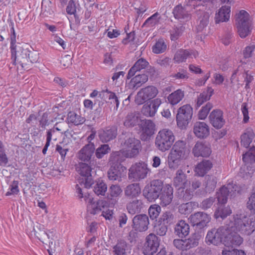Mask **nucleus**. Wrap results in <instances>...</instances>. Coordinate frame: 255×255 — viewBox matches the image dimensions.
Instances as JSON below:
<instances>
[{
  "label": "nucleus",
  "mask_w": 255,
  "mask_h": 255,
  "mask_svg": "<svg viewBox=\"0 0 255 255\" xmlns=\"http://www.w3.org/2000/svg\"><path fill=\"white\" fill-rule=\"evenodd\" d=\"M12 35L10 38L11 59L13 65L19 64L22 69L28 70L31 64L36 63L39 58L37 51L30 50L21 44H16V35L13 27L11 28Z\"/></svg>",
  "instance_id": "f257e3e1"
},
{
  "label": "nucleus",
  "mask_w": 255,
  "mask_h": 255,
  "mask_svg": "<svg viewBox=\"0 0 255 255\" xmlns=\"http://www.w3.org/2000/svg\"><path fill=\"white\" fill-rule=\"evenodd\" d=\"M143 207V203L142 200L135 199L129 202L126 206L128 212L134 215L141 212Z\"/></svg>",
  "instance_id": "4c0bfd02"
},
{
  "label": "nucleus",
  "mask_w": 255,
  "mask_h": 255,
  "mask_svg": "<svg viewBox=\"0 0 255 255\" xmlns=\"http://www.w3.org/2000/svg\"><path fill=\"white\" fill-rule=\"evenodd\" d=\"M228 233V227L221 226L218 229H213L208 231L206 240L207 243L218 245L221 243L224 244L225 238Z\"/></svg>",
  "instance_id": "9d476101"
},
{
  "label": "nucleus",
  "mask_w": 255,
  "mask_h": 255,
  "mask_svg": "<svg viewBox=\"0 0 255 255\" xmlns=\"http://www.w3.org/2000/svg\"><path fill=\"white\" fill-rule=\"evenodd\" d=\"M148 79V77L146 74H138L136 75L130 80L129 83V88L132 90H136L138 88L141 86L142 84L146 82Z\"/></svg>",
  "instance_id": "c9c22d12"
},
{
  "label": "nucleus",
  "mask_w": 255,
  "mask_h": 255,
  "mask_svg": "<svg viewBox=\"0 0 255 255\" xmlns=\"http://www.w3.org/2000/svg\"><path fill=\"white\" fill-rule=\"evenodd\" d=\"M236 191V189L231 184H228L227 186H224L217 192V198L218 202L221 204H225L227 203L228 197L230 194H234Z\"/></svg>",
  "instance_id": "a878e982"
},
{
  "label": "nucleus",
  "mask_w": 255,
  "mask_h": 255,
  "mask_svg": "<svg viewBox=\"0 0 255 255\" xmlns=\"http://www.w3.org/2000/svg\"><path fill=\"white\" fill-rule=\"evenodd\" d=\"M158 94L157 88L153 86H147L141 89L135 98L138 105L143 104L145 101L154 98Z\"/></svg>",
  "instance_id": "dca6fc26"
},
{
  "label": "nucleus",
  "mask_w": 255,
  "mask_h": 255,
  "mask_svg": "<svg viewBox=\"0 0 255 255\" xmlns=\"http://www.w3.org/2000/svg\"><path fill=\"white\" fill-rule=\"evenodd\" d=\"M34 235L43 243H45L47 239L53 240L55 233L53 231L45 230L43 225L37 224L33 227Z\"/></svg>",
  "instance_id": "aec40b11"
},
{
  "label": "nucleus",
  "mask_w": 255,
  "mask_h": 255,
  "mask_svg": "<svg viewBox=\"0 0 255 255\" xmlns=\"http://www.w3.org/2000/svg\"><path fill=\"white\" fill-rule=\"evenodd\" d=\"M189 184L190 182L187 179V175L182 169H178L173 179L174 186L178 189L183 187H187Z\"/></svg>",
  "instance_id": "bb28decb"
},
{
  "label": "nucleus",
  "mask_w": 255,
  "mask_h": 255,
  "mask_svg": "<svg viewBox=\"0 0 255 255\" xmlns=\"http://www.w3.org/2000/svg\"><path fill=\"white\" fill-rule=\"evenodd\" d=\"M93 191L98 196H105L107 191V185L103 180H99L94 186Z\"/></svg>",
  "instance_id": "8fccbe9b"
},
{
  "label": "nucleus",
  "mask_w": 255,
  "mask_h": 255,
  "mask_svg": "<svg viewBox=\"0 0 255 255\" xmlns=\"http://www.w3.org/2000/svg\"><path fill=\"white\" fill-rule=\"evenodd\" d=\"M95 151V145L93 143H88L84 146L79 151L78 158L80 160L83 161H90L91 160Z\"/></svg>",
  "instance_id": "c85d7f7f"
},
{
  "label": "nucleus",
  "mask_w": 255,
  "mask_h": 255,
  "mask_svg": "<svg viewBox=\"0 0 255 255\" xmlns=\"http://www.w3.org/2000/svg\"><path fill=\"white\" fill-rule=\"evenodd\" d=\"M174 140L175 136L173 132L170 129L164 128L158 132L155 144L160 151L164 152L171 148Z\"/></svg>",
  "instance_id": "423d86ee"
},
{
  "label": "nucleus",
  "mask_w": 255,
  "mask_h": 255,
  "mask_svg": "<svg viewBox=\"0 0 255 255\" xmlns=\"http://www.w3.org/2000/svg\"><path fill=\"white\" fill-rule=\"evenodd\" d=\"M161 212V207L156 204L151 205L148 209V215L151 220H153L157 218Z\"/></svg>",
  "instance_id": "0e129e2a"
},
{
  "label": "nucleus",
  "mask_w": 255,
  "mask_h": 255,
  "mask_svg": "<svg viewBox=\"0 0 255 255\" xmlns=\"http://www.w3.org/2000/svg\"><path fill=\"white\" fill-rule=\"evenodd\" d=\"M196 6L195 3H190L189 2L183 5L179 4L173 8L172 13L175 19L180 22L185 23L191 19V13L193 9H196Z\"/></svg>",
  "instance_id": "0eeeda50"
},
{
  "label": "nucleus",
  "mask_w": 255,
  "mask_h": 255,
  "mask_svg": "<svg viewBox=\"0 0 255 255\" xmlns=\"http://www.w3.org/2000/svg\"><path fill=\"white\" fill-rule=\"evenodd\" d=\"M141 120L139 114L135 112H130L127 114L124 121V125L126 128H132L139 125Z\"/></svg>",
  "instance_id": "72a5a7b5"
},
{
  "label": "nucleus",
  "mask_w": 255,
  "mask_h": 255,
  "mask_svg": "<svg viewBox=\"0 0 255 255\" xmlns=\"http://www.w3.org/2000/svg\"><path fill=\"white\" fill-rule=\"evenodd\" d=\"M236 24L240 36L244 38L250 35L252 29V21L250 15L245 10H241L237 14Z\"/></svg>",
  "instance_id": "39448f33"
},
{
  "label": "nucleus",
  "mask_w": 255,
  "mask_h": 255,
  "mask_svg": "<svg viewBox=\"0 0 255 255\" xmlns=\"http://www.w3.org/2000/svg\"><path fill=\"white\" fill-rule=\"evenodd\" d=\"M149 170L147 164L143 162L133 164L129 169L128 178L134 181L140 180L147 176Z\"/></svg>",
  "instance_id": "f8f14e48"
},
{
  "label": "nucleus",
  "mask_w": 255,
  "mask_h": 255,
  "mask_svg": "<svg viewBox=\"0 0 255 255\" xmlns=\"http://www.w3.org/2000/svg\"><path fill=\"white\" fill-rule=\"evenodd\" d=\"M92 169L88 164L83 162H80L76 167L77 171L83 177V179L85 181L84 184L87 188H90L94 183L91 174Z\"/></svg>",
  "instance_id": "2eb2a0df"
},
{
  "label": "nucleus",
  "mask_w": 255,
  "mask_h": 255,
  "mask_svg": "<svg viewBox=\"0 0 255 255\" xmlns=\"http://www.w3.org/2000/svg\"><path fill=\"white\" fill-rule=\"evenodd\" d=\"M184 96V91L180 89L177 90L170 94L167 97L168 101L172 105L177 104Z\"/></svg>",
  "instance_id": "49530a36"
},
{
  "label": "nucleus",
  "mask_w": 255,
  "mask_h": 255,
  "mask_svg": "<svg viewBox=\"0 0 255 255\" xmlns=\"http://www.w3.org/2000/svg\"><path fill=\"white\" fill-rule=\"evenodd\" d=\"M149 221L148 217L144 214L136 215L132 220V229L138 232H143L148 229Z\"/></svg>",
  "instance_id": "f3484780"
},
{
  "label": "nucleus",
  "mask_w": 255,
  "mask_h": 255,
  "mask_svg": "<svg viewBox=\"0 0 255 255\" xmlns=\"http://www.w3.org/2000/svg\"><path fill=\"white\" fill-rule=\"evenodd\" d=\"M193 132L195 135L198 138H206L209 134V128L205 122H197L194 125Z\"/></svg>",
  "instance_id": "c756f323"
},
{
  "label": "nucleus",
  "mask_w": 255,
  "mask_h": 255,
  "mask_svg": "<svg viewBox=\"0 0 255 255\" xmlns=\"http://www.w3.org/2000/svg\"><path fill=\"white\" fill-rule=\"evenodd\" d=\"M192 153L195 157H208L211 153L210 145L206 142L197 141L193 148Z\"/></svg>",
  "instance_id": "412c9836"
},
{
  "label": "nucleus",
  "mask_w": 255,
  "mask_h": 255,
  "mask_svg": "<svg viewBox=\"0 0 255 255\" xmlns=\"http://www.w3.org/2000/svg\"><path fill=\"white\" fill-rule=\"evenodd\" d=\"M255 137V133L252 129H248L241 136V145L248 148Z\"/></svg>",
  "instance_id": "de8ad7c7"
},
{
  "label": "nucleus",
  "mask_w": 255,
  "mask_h": 255,
  "mask_svg": "<svg viewBox=\"0 0 255 255\" xmlns=\"http://www.w3.org/2000/svg\"><path fill=\"white\" fill-rule=\"evenodd\" d=\"M161 103V100L159 98H156L148 102L143 105L141 112L145 117H153L156 113L157 109Z\"/></svg>",
  "instance_id": "a211bd4d"
},
{
  "label": "nucleus",
  "mask_w": 255,
  "mask_h": 255,
  "mask_svg": "<svg viewBox=\"0 0 255 255\" xmlns=\"http://www.w3.org/2000/svg\"><path fill=\"white\" fill-rule=\"evenodd\" d=\"M160 240L154 234L150 233L146 236L145 242L142 248L144 255H153L155 253L159 246Z\"/></svg>",
  "instance_id": "4468645a"
},
{
  "label": "nucleus",
  "mask_w": 255,
  "mask_h": 255,
  "mask_svg": "<svg viewBox=\"0 0 255 255\" xmlns=\"http://www.w3.org/2000/svg\"><path fill=\"white\" fill-rule=\"evenodd\" d=\"M243 241V238L239 234L237 233H229L228 229V233L224 240V244L226 246L232 247L239 246Z\"/></svg>",
  "instance_id": "2f4dec72"
},
{
  "label": "nucleus",
  "mask_w": 255,
  "mask_h": 255,
  "mask_svg": "<svg viewBox=\"0 0 255 255\" xmlns=\"http://www.w3.org/2000/svg\"><path fill=\"white\" fill-rule=\"evenodd\" d=\"M213 164L209 160H203L195 167V172L199 176H204L212 167Z\"/></svg>",
  "instance_id": "e433bc0d"
},
{
  "label": "nucleus",
  "mask_w": 255,
  "mask_h": 255,
  "mask_svg": "<svg viewBox=\"0 0 255 255\" xmlns=\"http://www.w3.org/2000/svg\"><path fill=\"white\" fill-rule=\"evenodd\" d=\"M184 27L180 26L179 27L174 26L170 30V39L172 41H175L181 36L184 30Z\"/></svg>",
  "instance_id": "bf43d9fd"
},
{
  "label": "nucleus",
  "mask_w": 255,
  "mask_h": 255,
  "mask_svg": "<svg viewBox=\"0 0 255 255\" xmlns=\"http://www.w3.org/2000/svg\"><path fill=\"white\" fill-rule=\"evenodd\" d=\"M216 198L214 197H210L208 198L204 199L199 205V207L203 210H207L210 208L215 201Z\"/></svg>",
  "instance_id": "338daca9"
},
{
  "label": "nucleus",
  "mask_w": 255,
  "mask_h": 255,
  "mask_svg": "<svg viewBox=\"0 0 255 255\" xmlns=\"http://www.w3.org/2000/svg\"><path fill=\"white\" fill-rule=\"evenodd\" d=\"M122 161L120 152L117 151L111 154L110 162H111L112 165L108 171V176L110 180L119 181L121 180V169L122 166L121 163Z\"/></svg>",
  "instance_id": "6e6552de"
},
{
  "label": "nucleus",
  "mask_w": 255,
  "mask_h": 255,
  "mask_svg": "<svg viewBox=\"0 0 255 255\" xmlns=\"http://www.w3.org/2000/svg\"><path fill=\"white\" fill-rule=\"evenodd\" d=\"M162 189L160 195V204L166 206L172 201L173 189L171 185L167 184Z\"/></svg>",
  "instance_id": "cd10ccee"
},
{
  "label": "nucleus",
  "mask_w": 255,
  "mask_h": 255,
  "mask_svg": "<svg viewBox=\"0 0 255 255\" xmlns=\"http://www.w3.org/2000/svg\"><path fill=\"white\" fill-rule=\"evenodd\" d=\"M189 226L183 220H181L175 225L174 233L180 238H184L189 233Z\"/></svg>",
  "instance_id": "ea45409f"
},
{
  "label": "nucleus",
  "mask_w": 255,
  "mask_h": 255,
  "mask_svg": "<svg viewBox=\"0 0 255 255\" xmlns=\"http://www.w3.org/2000/svg\"><path fill=\"white\" fill-rule=\"evenodd\" d=\"M243 160L246 163H255V148L251 147L248 151L243 154Z\"/></svg>",
  "instance_id": "4d7b16f0"
},
{
  "label": "nucleus",
  "mask_w": 255,
  "mask_h": 255,
  "mask_svg": "<svg viewBox=\"0 0 255 255\" xmlns=\"http://www.w3.org/2000/svg\"><path fill=\"white\" fill-rule=\"evenodd\" d=\"M201 236L198 233L193 234L189 238L184 240L185 251L195 248L199 245Z\"/></svg>",
  "instance_id": "37998d69"
},
{
  "label": "nucleus",
  "mask_w": 255,
  "mask_h": 255,
  "mask_svg": "<svg viewBox=\"0 0 255 255\" xmlns=\"http://www.w3.org/2000/svg\"><path fill=\"white\" fill-rule=\"evenodd\" d=\"M69 150V148L68 144L66 143L64 140L60 142L56 146L55 151L60 154L61 159L63 160H64Z\"/></svg>",
  "instance_id": "5fc2aeb1"
},
{
  "label": "nucleus",
  "mask_w": 255,
  "mask_h": 255,
  "mask_svg": "<svg viewBox=\"0 0 255 255\" xmlns=\"http://www.w3.org/2000/svg\"><path fill=\"white\" fill-rule=\"evenodd\" d=\"M193 109L189 105H185L180 107L176 115L177 126L181 128H185L191 120Z\"/></svg>",
  "instance_id": "9b49d317"
},
{
  "label": "nucleus",
  "mask_w": 255,
  "mask_h": 255,
  "mask_svg": "<svg viewBox=\"0 0 255 255\" xmlns=\"http://www.w3.org/2000/svg\"><path fill=\"white\" fill-rule=\"evenodd\" d=\"M189 154L186 142L183 140H178L173 144L168 155V164L171 169H175L180 165L181 161L185 159Z\"/></svg>",
  "instance_id": "f03ea898"
},
{
  "label": "nucleus",
  "mask_w": 255,
  "mask_h": 255,
  "mask_svg": "<svg viewBox=\"0 0 255 255\" xmlns=\"http://www.w3.org/2000/svg\"><path fill=\"white\" fill-rule=\"evenodd\" d=\"M124 192L125 198L128 200H133L139 196L141 188L138 183H130L124 188Z\"/></svg>",
  "instance_id": "b1692460"
},
{
  "label": "nucleus",
  "mask_w": 255,
  "mask_h": 255,
  "mask_svg": "<svg viewBox=\"0 0 255 255\" xmlns=\"http://www.w3.org/2000/svg\"><path fill=\"white\" fill-rule=\"evenodd\" d=\"M117 134V128L116 127H108L99 131V136L103 142H107L115 139Z\"/></svg>",
  "instance_id": "393cba45"
},
{
  "label": "nucleus",
  "mask_w": 255,
  "mask_h": 255,
  "mask_svg": "<svg viewBox=\"0 0 255 255\" xmlns=\"http://www.w3.org/2000/svg\"><path fill=\"white\" fill-rule=\"evenodd\" d=\"M231 228L234 231L250 235L255 230V219L249 218L244 214L237 213L233 216V221H232Z\"/></svg>",
  "instance_id": "7ed1b4c3"
},
{
  "label": "nucleus",
  "mask_w": 255,
  "mask_h": 255,
  "mask_svg": "<svg viewBox=\"0 0 255 255\" xmlns=\"http://www.w3.org/2000/svg\"><path fill=\"white\" fill-rule=\"evenodd\" d=\"M41 9L43 14L46 16L52 14L53 11L51 1L49 0H43L41 3Z\"/></svg>",
  "instance_id": "052dcab7"
},
{
  "label": "nucleus",
  "mask_w": 255,
  "mask_h": 255,
  "mask_svg": "<svg viewBox=\"0 0 255 255\" xmlns=\"http://www.w3.org/2000/svg\"><path fill=\"white\" fill-rule=\"evenodd\" d=\"M174 216L170 211L164 212L160 216L159 222L167 226L174 222Z\"/></svg>",
  "instance_id": "6e6d98bb"
},
{
  "label": "nucleus",
  "mask_w": 255,
  "mask_h": 255,
  "mask_svg": "<svg viewBox=\"0 0 255 255\" xmlns=\"http://www.w3.org/2000/svg\"><path fill=\"white\" fill-rule=\"evenodd\" d=\"M231 7L229 5L222 6L216 13L215 20L216 23L226 22L230 17Z\"/></svg>",
  "instance_id": "473e14b6"
},
{
  "label": "nucleus",
  "mask_w": 255,
  "mask_h": 255,
  "mask_svg": "<svg viewBox=\"0 0 255 255\" xmlns=\"http://www.w3.org/2000/svg\"><path fill=\"white\" fill-rule=\"evenodd\" d=\"M223 205L221 204L215 211L214 216L216 219L221 218L224 219L231 214L230 208L228 206L225 207Z\"/></svg>",
  "instance_id": "09e8293b"
},
{
  "label": "nucleus",
  "mask_w": 255,
  "mask_h": 255,
  "mask_svg": "<svg viewBox=\"0 0 255 255\" xmlns=\"http://www.w3.org/2000/svg\"><path fill=\"white\" fill-rule=\"evenodd\" d=\"M213 107V104L210 102H208L205 106H203L198 114L199 119L205 120Z\"/></svg>",
  "instance_id": "13d9d810"
},
{
  "label": "nucleus",
  "mask_w": 255,
  "mask_h": 255,
  "mask_svg": "<svg viewBox=\"0 0 255 255\" xmlns=\"http://www.w3.org/2000/svg\"><path fill=\"white\" fill-rule=\"evenodd\" d=\"M209 119L213 127L217 129L222 128L225 123L223 116V112L219 109L214 110L210 113Z\"/></svg>",
  "instance_id": "5701e85b"
},
{
  "label": "nucleus",
  "mask_w": 255,
  "mask_h": 255,
  "mask_svg": "<svg viewBox=\"0 0 255 255\" xmlns=\"http://www.w3.org/2000/svg\"><path fill=\"white\" fill-rule=\"evenodd\" d=\"M111 150V148L108 144L101 145L95 152L96 156L98 158H102L105 154H108Z\"/></svg>",
  "instance_id": "e2e57ef3"
},
{
  "label": "nucleus",
  "mask_w": 255,
  "mask_h": 255,
  "mask_svg": "<svg viewBox=\"0 0 255 255\" xmlns=\"http://www.w3.org/2000/svg\"><path fill=\"white\" fill-rule=\"evenodd\" d=\"M99 97L105 101L107 98L109 99H114L115 98V101L117 102V105L119 104V101L115 93L110 91L108 89H106V90H102L101 92H100Z\"/></svg>",
  "instance_id": "680f3d73"
},
{
  "label": "nucleus",
  "mask_w": 255,
  "mask_h": 255,
  "mask_svg": "<svg viewBox=\"0 0 255 255\" xmlns=\"http://www.w3.org/2000/svg\"><path fill=\"white\" fill-rule=\"evenodd\" d=\"M148 65V62L143 58H140L138 59L134 64L130 68L128 75L127 76V79H130L137 72H139L142 69H145Z\"/></svg>",
  "instance_id": "f704fd0d"
},
{
  "label": "nucleus",
  "mask_w": 255,
  "mask_h": 255,
  "mask_svg": "<svg viewBox=\"0 0 255 255\" xmlns=\"http://www.w3.org/2000/svg\"><path fill=\"white\" fill-rule=\"evenodd\" d=\"M128 244L123 240H118L117 243L113 247L114 255H127Z\"/></svg>",
  "instance_id": "c03bdc74"
},
{
  "label": "nucleus",
  "mask_w": 255,
  "mask_h": 255,
  "mask_svg": "<svg viewBox=\"0 0 255 255\" xmlns=\"http://www.w3.org/2000/svg\"><path fill=\"white\" fill-rule=\"evenodd\" d=\"M120 141L123 148L126 149L127 157L132 158L139 152L140 141L135 138L129 132H123L120 136Z\"/></svg>",
  "instance_id": "20e7f679"
},
{
  "label": "nucleus",
  "mask_w": 255,
  "mask_h": 255,
  "mask_svg": "<svg viewBox=\"0 0 255 255\" xmlns=\"http://www.w3.org/2000/svg\"><path fill=\"white\" fill-rule=\"evenodd\" d=\"M89 204L87 206V210L91 214L95 215L99 213L102 208L108 207L109 204L105 199H99L96 201L93 198L89 199Z\"/></svg>",
  "instance_id": "4be33fe9"
},
{
  "label": "nucleus",
  "mask_w": 255,
  "mask_h": 255,
  "mask_svg": "<svg viewBox=\"0 0 255 255\" xmlns=\"http://www.w3.org/2000/svg\"><path fill=\"white\" fill-rule=\"evenodd\" d=\"M9 191L6 193V196L17 194L19 192L18 188V181L14 180L12 182L9 187Z\"/></svg>",
  "instance_id": "774afa93"
},
{
  "label": "nucleus",
  "mask_w": 255,
  "mask_h": 255,
  "mask_svg": "<svg viewBox=\"0 0 255 255\" xmlns=\"http://www.w3.org/2000/svg\"><path fill=\"white\" fill-rule=\"evenodd\" d=\"M163 189L161 180L156 179L147 184L143 190V196L149 202L155 201L159 197Z\"/></svg>",
  "instance_id": "1a4fd4ad"
},
{
  "label": "nucleus",
  "mask_w": 255,
  "mask_h": 255,
  "mask_svg": "<svg viewBox=\"0 0 255 255\" xmlns=\"http://www.w3.org/2000/svg\"><path fill=\"white\" fill-rule=\"evenodd\" d=\"M191 55V54L189 51L187 50L180 49L176 52L173 60L175 62L179 63L184 62Z\"/></svg>",
  "instance_id": "864d4df0"
},
{
  "label": "nucleus",
  "mask_w": 255,
  "mask_h": 255,
  "mask_svg": "<svg viewBox=\"0 0 255 255\" xmlns=\"http://www.w3.org/2000/svg\"><path fill=\"white\" fill-rule=\"evenodd\" d=\"M161 19V16L157 12L152 14L151 16L148 17L143 23L142 27L148 26L153 27L158 24Z\"/></svg>",
  "instance_id": "3c124183"
},
{
  "label": "nucleus",
  "mask_w": 255,
  "mask_h": 255,
  "mask_svg": "<svg viewBox=\"0 0 255 255\" xmlns=\"http://www.w3.org/2000/svg\"><path fill=\"white\" fill-rule=\"evenodd\" d=\"M211 218L209 215L203 212H197L191 214L189 220L196 230H201L207 226Z\"/></svg>",
  "instance_id": "ddd939ff"
},
{
  "label": "nucleus",
  "mask_w": 255,
  "mask_h": 255,
  "mask_svg": "<svg viewBox=\"0 0 255 255\" xmlns=\"http://www.w3.org/2000/svg\"><path fill=\"white\" fill-rule=\"evenodd\" d=\"M167 49V45L162 38L159 39L152 46V52L155 54H160L164 52Z\"/></svg>",
  "instance_id": "603ef678"
},
{
  "label": "nucleus",
  "mask_w": 255,
  "mask_h": 255,
  "mask_svg": "<svg viewBox=\"0 0 255 255\" xmlns=\"http://www.w3.org/2000/svg\"><path fill=\"white\" fill-rule=\"evenodd\" d=\"M139 125L141 129L142 140H146L149 139L150 136L154 133L155 125L151 120H141Z\"/></svg>",
  "instance_id": "6ab92c4d"
},
{
  "label": "nucleus",
  "mask_w": 255,
  "mask_h": 255,
  "mask_svg": "<svg viewBox=\"0 0 255 255\" xmlns=\"http://www.w3.org/2000/svg\"><path fill=\"white\" fill-rule=\"evenodd\" d=\"M67 120L69 124H72L75 126L82 125L85 122L84 117L77 114L74 112L68 113Z\"/></svg>",
  "instance_id": "a18cd8bd"
},
{
  "label": "nucleus",
  "mask_w": 255,
  "mask_h": 255,
  "mask_svg": "<svg viewBox=\"0 0 255 255\" xmlns=\"http://www.w3.org/2000/svg\"><path fill=\"white\" fill-rule=\"evenodd\" d=\"M122 193V189L118 184H112L109 188V193H107V200L110 204L115 205L117 203L118 198Z\"/></svg>",
  "instance_id": "7c9ffc66"
},
{
  "label": "nucleus",
  "mask_w": 255,
  "mask_h": 255,
  "mask_svg": "<svg viewBox=\"0 0 255 255\" xmlns=\"http://www.w3.org/2000/svg\"><path fill=\"white\" fill-rule=\"evenodd\" d=\"M195 12L200 20L199 28L203 29L208 24L210 15L208 12H205L200 8L195 10Z\"/></svg>",
  "instance_id": "79ce46f5"
},
{
  "label": "nucleus",
  "mask_w": 255,
  "mask_h": 255,
  "mask_svg": "<svg viewBox=\"0 0 255 255\" xmlns=\"http://www.w3.org/2000/svg\"><path fill=\"white\" fill-rule=\"evenodd\" d=\"M214 89L210 87H208L200 94L196 101V108L200 107L204 103L209 101L214 94Z\"/></svg>",
  "instance_id": "58836bf2"
},
{
  "label": "nucleus",
  "mask_w": 255,
  "mask_h": 255,
  "mask_svg": "<svg viewBox=\"0 0 255 255\" xmlns=\"http://www.w3.org/2000/svg\"><path fill=\"white\" fill-rule=\"evenodd\" d=\"M177 197L183 201L190 200L194 195L193 191L191 190L190 186L178 188L176 192Z\"/></svg>",
  "instance_id": "a19ab883"
},
{
  "label": "nucleus",
  "mask_w": 255,
  "mask_h": 255,
  "mask_svg": "<svg viewBox=\"0 0 255 255\" xmlns=\"http://www.w3.org/2000/svg\"><path fill=\"white\" fill-rule=\"evenodd\" d=\"M193 203L187 202L181 204L178 207V211L182 214H190L192 211Z\"/></svg>",
  "instance_id": "69168bd1"
}]
</instances>
